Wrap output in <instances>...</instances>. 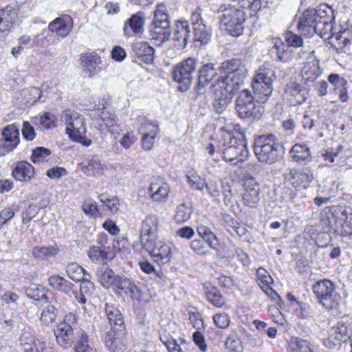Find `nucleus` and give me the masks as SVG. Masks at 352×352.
Wrapping results in <instances>:
<instances>
[{
  "instance_id": "49530a36",
  "label": "nucleus",
  "mask_w": 352,
  "mask_h": 352,
  "mask_svg": "<svg viewBox=\"0 0 352 352\" xmlns=\"http://www.w3.org/2000/svg\"><path fill=\"white\" fill-rule=\"evenodd\" d=\"M58 252L56 247H35L32 250V254L35 258L43 260L56 256Z\"/></svg>"
},
{
  "instance_id": "a878e982",
  "label": "nucleus",
  "mask_w": 352,
  "mask_h": 352,
  "mask_svg": "<svg viewBox=\"0 0 352 352\" xmlns=\"http://www.w3.org/2000/svg\"><path fill=\"white\" fill-rule=\"evenodd\" d=\"M285 91L291 96L292 102L296 104H302L308 96L307 89L304 86L294 82L287 84Z\"/></svg>"
},
{
  "instance_id": "cd10ccee",
  "label": "nucleus",
  "mask_w": 352,
  "mask_h": 352,
  "mask_svg": "<svg viewBox=\"0 0 352 352\" xmlns=\"http://www.w3.org/2000/svg\"><path fill=\"white\" fill-rule=\"evenodd\" d=\"M151 26L149 30L150 39L153 41L155 45L160 46L169 40L170 36V27L153 23Z\"/></svg>"
},
{
  "instance_id": "bf43d9fd",
  "label": "nucleus",
  "mask_w": 352,
  "mask_h": 352,
  "mask_svg": "<svg viewBox=\"0 0 352 352\" xmlns=\"http://www.w3.org/2000/svg\"><path fill=\"white\" fill-rule=\"evenodd\" d=\"M186 177L187 182L189 184L192 189L203 191L204 188V182H201V177L194 173H188Z\"/></svg>"
},
{
  "instance_id": "20e7f679",
  "label": "nucleus",
  "mask_w": 352,
  "mask_h": 352,
  "mask_svg": "<svg viewBox=\"0 0 352 352\" xmlns=\"http://www.w3.org/2000/svg\"><path fill=\"white\" fill-rule=\"evenodd\" d=\"M254 152L259 162L269 164L280 160L283 157L280 145L274 134L262 135L256 138Z\"/></svg>"
},
{
  "instance_id": "9d476101",
  "label": "nucleus",
  "mask_w": 352,
  "mask_h": 352,
  "mask_svg": "<svg viewBox=\"0 0 352 352\" xmlns=\"http://www.w3.org/2000/svg\"><path fill=\"white\" fill-rule=\"evenodd\" d=\"M196 65L195 58H188L174 67L172 71L173 79L179 84V89L181 91H187L192 84Z\"/></svg>"
},
{
  "instance_id": "6e6d98bb",
  "label": "nucleus",
  "mask_w": 352,
  "mask_h": 352,
  "mask_svg": "<svg viewBox=\"0 0 352 352\" xmlns=\"http://www.w3.org/2000/svg\"><path fill=\"white\" fill-rule=\"evenodd\" d=\"M99 199L111 212H116L118 210L119 199L116 197H109L108 195L102 193L99 195Z\"/></svg>"
},
{
  "instance_id": "ddd939ff",
  "label": "nucleus",
  "mask_w": 352,
  "mask_h": 352,
  "mask_svg": "<svg viewBox=\"0 0 352 352\" xmlns=\"http://www.w3.org/2000/svg\"><path fill=\"white\" fill-rule=\"evenodd\" d=\"M351 331L352 322L340 321L332 329L330 337L324 341V344L329 348H333L340 342H344L348 340L351 341Z\"/></svg>"
},
{
  "instance_id": "09e8293b",
  "label": "nucleus",
  "mask_w": 352,
  "mask_h": 352,
  "mask_svg": "<svg viewBox=\"0 0 352 352\" xmlns=\"http://www.w3.org/2000/svg\"><path fill=\"white\" fill-rule=\"evenodd\" d=\"M157 235H153V236H151V235H140V242L142 248L150 254L162 243L161 241L157 240Z\"/></svg>"
},
{
  "instance_id": "a18cd8bd",
  "label": "nucleus",
  "mask_w": 352,
  "mask_h": 352,
  "mask_svg": "<svg viewBox=\"0 0 352 352\" xmlns=\"http://www.w3.org/2000/svg\"><path fill=\"white\" fill-rule=\"evenodd\" d=\"M331 29L332 24L329 21V19L324 14H321L315 27V34L321 38H324L331 31Z\"/></svg>"
},
{
  "instance_id": "5701e85b",
  "label": "nucleus",
  "mask_w": 352,
  "mask_h": 352,
  "mask_svg": "<svg viewBox=\"0 0 352 352\" xmlns=\"http://www.w3.org/2000/svg\"><path fill=\"white\" fill-rule=\"evenodd\" d=\"M340 206H332L330 208L326 217L322 218V222L324 225L328 227L327 232H333L336 234L341 235L343 234V231L340 224L342 223L341 218L338 217V215L336 213V210L340 209Z\"/></svg>"
},
{
  "instance_id": "2eb2a0df",
  "label": "nucleus",
  "mask_w": 352,
  "mask_h": 352,
  "mask_svg": "<svg viewBox=\"0 0 352 352\" xmlns=\"http://www.w3.org/2000/svg\"><path fill=\"white\" fill-rule=\"evenodd\" d=\"M104 343L111 352H124L126 349V329H110L104 335Z\"/></svg>"
},
{
  "instance_id": "0e129e2a",
  "label": "nucleus",
  "mask_w": 352,
  "mask_h": 352,
  "mask_svg": "<svg viewBox=\"0 0 352 352\" xmlns=\"http://www.w3.org/2000/svg\"><path fill=\"white\" fill-rule=\"evenodd\" d=\"M225 347L229 352H241L242 350L241 341L231 336L227 338Z\"/></svg>"
},
{
  "instance_id": "f257e3e1",
  "label": "nucleus",
  "mask_w": 352,
  "mask_h": 352,
  "mask_svg": "<svg viewBox=\"0 0 352 352\" xmlns=\"http://www.w3.org/2000/svg\"><path fill=\"white\" fill-rule=\"evenodd\" d=\"M190 23L193 32L191 33L189 23L187 21H177L173 33V39L179 43V45L186 47L190 41L200 42L206 44L210 40L211 30L208 27L201 16V9L197 8L192 13Z\"/></svg>"
},
{
  "instance_id": "412c9836",
  "label": "nucleus",
  "mask_w": 352,
  "mask_h": 352,
  "mask_svg": "<svg viewBox=\"0 0 352 352\" xmlns=\"http://www.w3.org/2000/svg\"><path fill=\"white\" fill-rule=\"evenodd\" d=\"M3 140L1 141L6 151H11L19 143V130L14 124L7 126L2 131Z\"/></svg>"
},
{
  "instance_id": "ea45409f",
  "label": "nucleus",
  "mask_w": 352,
  "mask_h": 352,
  "mask_svg": "<svg viewBox=\"0 0 352 352\" xmlns=\"http://www.w3.org/2000/svg\"><path fill=\"white\" fill-rule=\"evenodd\" d=\"M346 34H348V33L344 30L336 34H332L331 36H328L329 43L336 50H342L350 42V39Z\"/></svg>"
},
{
  "instance_id": "603ef678",
  "label": "nucleus",
  "mask_w": 352,
  "mask_h": 352,
  "mask_svg": "<svg viewBox=\"0 0 352 352\" xmlns=\"http://www.w3.org/2000/svg\"><path fill=\"white\" fill-rule=\"evenodd\" d=\"M80 332V339L75 346L74 352H96V349L88 343V336L83 332Z\"/></svg>"
},
{
  "instance_id": "dca6fc26",
  "label": "nucleus",
  "mask_w": 352,
  "mask_h": 352,
  "mask_svg": "<svg viewBox=\"0 0 352 352\" xmlns=\"http://www.w3.org/2000/svg\"><path fill=\"white\" fill-rule=\"evenodd\" d=\"M74 325V322L71 324L64 322L54 331L58 344L64 349L71 347L76 339Z\"/></svg>"
},
{
  "instance_id": "69168bd1",
  "label": "nucleus",
  "mask_w": 352,
  "mask_h": 352,
  "mask_svg": "<svg viewBox=\"0 0 352 352\" xmlns=\"http://www.w3.org/2000/svg\"><path fill=\"white\" fill-rule=\"evenodd\" d=\"M38 35H23L19 38V43L25 47H33L38 45Z\"/></svg>"
},
{
  "instance_id": "338daca9",
  "label": "nucleus",
  "mask_w": 352,
  "mask_h": 352,
  "mask_svg": "<svg viewBox=\"0 0 352 352\" xmlns=\"http://www.w3.org/2000/svg\"><path fill=\"white\" fill-rule=\"evenodd\" d=\"M256 275L259 283L264 285H270L273 282V279L270 273L263 267H259L257 270Z\"/></svg>"
},
{
  "instance_id": "a19ab883",
  "label": "nucleus",
  "mask_w": 352,
  "mask_h": 352,
  "mask_svg": "<svg viewBox=\"0 0 352 352\" xmlns=\"http://www.w3.org/2000/svg\"><path fill=\"white\" fill-rule=\"evenodd\" d=\"M82 170L87 176L98 177L102 174L103 166L98 158L93 157L87 165L82 166Z\"/></svg>"
},
{
  "instance_id": "4d7b16f0",
  "label": "nucleus",
  "mask_w": 352,
  "mask_h": 352,
  "mask_svg": "<svg viewBox=\"0 0 352 352\" xmlns=\"http://www.w3.org/2000/svg\"><path fill=\"white\" fill-rule=\"evenodd\" d=\"M80 59L87 67H93L95 69L96 67L98 66L102 63L100 56L94 53H87L82 54Z\"/></svg>"
},
{
  "instance_id": "f03ea898",
  "label": "nucleus",
  "mask_w": 352,
  "mask_h": 352,
  "mask_svg": "<svg viewBox=\"0 0 352 352\" xmlns=\"http://www.w3.org/2000/svg\"><path fill=\"white\" fill-rule=\"evenodd\" d=\"M221 76L216 83L223 87L239 91L248 76V69L245 62L241 58H232L223 62L218 68Z\"/></svg>"
},
{
  "instance_id": "473e14b6",
  "label": "nucleus",
  "mask_w": 352,
  "mask_h": 352,
  "mask_svg": "<svg viewBox=\"0 0 352 352\" xmlns=\"http://www.w3.org/2000/svg\"><path fill=\"white\" fill-rule=\"evenodd\" d=\"M16 16L14 9L6 8L0 10V32H10Z\"/></svg>"
},
{
  "instance_id": "864d4df0",
  "label": "nucleus",
  "mask_w": 352,
  "mask_h": 352,
  "mask_svg": "<svg viewBox=\"0 0 352 352\" xmlns=\"http://www.w3.org/2000/svg\"><path fill=\"white\" fill-rule=\"evenodd\" d=\"M57 310L53 305H47L42 311L41 320L45 325L54 322L56 318Z\"/></svg>"
},
{
  "instance_id": "f3484780",
  "label": "nucleus",
  "mask_w": 352,
  "mask_h": 352,
  "mask_svg": "<svg viewBox=\"0 0 352 352\" xmlns=\"http://www.w3.org/2000/svg\"><path fill=\"white\" fill-rule=\"evenodd\" d=\"M218 76V71L212 63L204 64L198 70L197 85L196 90L198 94H202L204 87ZM216 82V81H214Z\"/></svg>"
},
{
  "instance_id": "2f4dec72",
  "label": "nucleus",
  "mask_w": 352,
  "mask_h": 352,
  "mask_svg": "<svg viewBox=\"0 0 352 352\" xmlns=\"http://www.w3.org/2000/svg\"><path fill=\"white\" fill-rule=\"evenodd\" d=\"M144 14L141 12H138L135 14H133L126 22L123 31L125 35L129 36L131 29L134 33L142 32L144 25Z\"/></svg>"
},
{
  "instance_id": "f8f14e48",
  "label": "nucleus",
  "mask_w": 352,
  "mask_h": 352,
  "mask_svg": "<svg viewBox=\"0 0 352 352\" xmlns=\"http://www.w3.org/2000/svg\"><path fill=\"white\" fill-rule=\"evenodd\" d=\"M284 183L289 188L300 187L303 184L311 182L314 179L311 170L306 167L298 170L296 168L287 169L284 175Z\"/></svg>"
},
{
  "instance_id": "bb28decb",
  "label": "nucleus",
  "mask_w": 352,
  "mask_h": 352,
  "mask_svg": "<svg viewBox=\"0 0 352 352\" xmlns=\"http://www.w3.org/2000/svg\"><path fill=\"white\" fill-rule=\"evenodd\" d=\"M49 30L56 32L59 36H67L72 30V23L70 17H58L52 21L48 26Z\"/></svg>"
},
{
  "instance_id": "5fc2aeb1",
  "label": "nucleus",
  "mask_w": 352,
  "mask_h": 352,
  "mask_svg": "<svg viewBox=\"0 0 352 352\" xmlns=\"http://www.w3.org/2000/svg\"><path fill=\"white\" fill-rule=\"evenodd\" d=\"M204 187L210 197H213L215 201H219V197L221 194V189L216 181L209 180L204 182Z\"/></svg>"
},
{
  "instance_id": "0eeeda50",
  "label": "nucleus",
  "mask_w": 352,
  "mask_h": 352,
  "mask_svg": "<svg viewBox=\"0 0 352 352\" xmlns=\"http://www.w3.org/2000/svg\"><path fill=\"white\" fill-rule=\"evenodd\" d=\"M317 302L328 310L338 309L341 300L336 285L329 279L320 280L312 285Z\"/></svg>"
},
{
  "instance_id": "a211bd4d",
  "label": "nucleus",
  "mask_w": 352,
  "mask_h": 352,
  "mask_svg": "<svg viewBox=\"0 0 352 352\" xmlns=\"http://www.w3.org/2000/svg\"><path fill=\"white\" fill-rule=\"evenodd\" d=\"M245 192L243 201L246 206L252 208L257 207L260 201V187L254 179H248L245 183Z\"/></svg>"
},
{
  "instance_id": "72a5a7b5",
  "label": "nucleus",
  "mask_w": 352,
  "mask_h": 352,
  "mask_svg": "<svg viewBox=\"0 0 352 352\" xmlns=\"http://www.w3.org/2000/svg\"><path fill=\"white\" fill-rule=\"evenodd\" d=\"M151 256L159 265L168 263L172 258L171 248L169 245L162 243L154 250Z\"/></svg>"
},
{
  "instance_id": "aec40b11",
  "label": "nucleus",
  "mask_w": 352,
  "mask_h": 352,
  "mask_svg": "<svg viewBox=\"0 0 352 352\" xmlns=\"http://www.w3.org/2000/svg\"><path fill=\"white\" fill-rule=\"evenodd\" d=\"M132 47L137 63L145 64L153 63L155 50L147 42H136L133 45Z\"/></svg>"
},
{
  "instance_id": "c85d7f7f",
  "label": "nucleus",
  "mask_w": 352,
  "mask_h": 352,
  "mask_svg": "<svg viewBox=\"0 0 352 352\" xmlns=\"http://www.w3.org/2000/svg\"><path fill=\"white\" fill-rule=\"evenodd\" d=\"M289 153L292 160L300 164H306L311 160L309 148L306 144H295Z\"/></svg>"
},
{
  "instance_id": "7ed1b4c3",
  "label": "nucleus",
  "mask_w": 352,
  "mask_h": 352,
  "mask_svg": "<svg viewBox=\"0 0 352 352\" xmlns=\"http://www.w3.org/2000/svg\"><path fill=\"white\" fill-rule=\"evenodd\" d=\"M217 14L222 30L235 37L243 34L246 14L241 6L231 3L221 4Z\"/></svg>"
},
{
  "instance_id": "e433bc0d",
  "label": "nucleus",
  "mask_w": 352,
  "mask_h": 352,
  "mask_svg": "<svg viewBox=\"0 0 352 352\" xmlns=\"http://www.w3.org/2000/svg\"><path fill=\"white\" fill-rule=\"evenodd\" d=\"M88 256L92 261L100 260H111V248H102L97 245L91 246L88 250Z\"/></svg>"
},
{
  "instance_id": "4be33fe9",
  "label": "nucleus",
  "mask_w": 352,
  "mask_h": 352,
  "mask_svg": "<svg viewBox=\"0 0 352 352\" xmlns=\"http://www.w3.org/2000/svg\"><path fill=\"white\" fill-rule=\"evenodd\" d=\"M104 311L109 323L111 326V329L125 328L123 316L116 305L106 302Z\"/></svg>"
},
{
  "instance_id": "79ce46f5",
  "label": "nucleus",
  "mask_w": 352,
  "mask_h": 352,
  "mask_svg": "<svg viewBox=\"0 0 352 352\" xmlns=\"http://www.w3.org/2000/svg\"><path fill=\"white\" fill-rule=\"evenodd\" d=\"M273 49L276 50L277 58L280 61L287 63L292 60V52L291 49L280 41H276Z\"/></svg>"
},
{
  "instance_id": "4468645a",
  "label": "nucleus",
  "mask_w": 352,
  "mask_h": 352,
  "mask_svg": "<svg viewBox=\"0 0 352 352\" xmlns=\"http://www.w3.org/2000/svg\"><path fill=\"white\" fill-rule=\"evenodd\" d=\"M212 87L214 89V94L213 102L214 109L217 113H221L230 104L233 96L237 91L231 88L223 87L218 83L212 84Z\"/></svg>"
},
{
  "instance_id": "37998d69",
  "label": "nucleus",
  "mask_w": 352,
  "mask_h": 352,
  "mask_svg": "<svg viewBox=\"0 0 352 352\" xmlns=\"http://www.w3.org/2000/svg\"><path fill=\"white\" fill-rule=\"evenodd\" d=\"M192 212V208L189 205L186 204H179L176 208L174 220L178 224L183 223L190 218Z\"/></svg>"
},
{
  "instance_id": "8fccbe9b",
  "label": "nucleus",
  "mask_w": 352,
  "mask_h": 352,
  "mask_svg": "<svg viewBox=\"0 0 352 352\" xmlns=\"http://www.w3.org/2000/svg\"><path fill=\"white\" fill-rule=\"evenodd\" d=\"M206 294L208 300L213 305L221 307L225 304V299L217 288L212 287L207 289Z\"/></svg>"
},
{
  "instance_id": "6ab92c4d",
  "label": "nucleus",
  "mask_w": 352,
  "mask_h": 352,
  "mask_svg": "<svg viewBox=\"0 0 352 352\" xmlns=\"http://www.w3.org/2000/svg\"><path fill=\"white\" fill-rule=\"evenodd\" d=\"M129 295L132 298L139 300L142 297V291L132 279L117 276L114 280V287Z\"/></svg>"
},
{
  "instance_id": "393cba45",
  "label": "nucleus",
  "mask_w": 352,
  "mask_h": 352,
  "mask_svg": "<svg viewBox=\"0 0 352 352\" xmlns=\"http://www.w3.org/2000/svg\"><path fill=\"white\" fill-rule=\"evenodd\" d=\"M320 74L318 61L312 56L307 58L301 69L302 79L305 82H314Z\"/></svg>"
},
{
  "instance_id": "423d86ee",
  "label": "nucleus",
  "mask_w": 352,
  "mask_h": 352,
  "mask_svg": "<svg viewBox=\"0 0 352 352\" xmlns=\"http://www.w3.org/2000/svg\"><path fill=\"white\" fill-rule=\"evenodd\" d=\"M217 152L221 153L226 161H232L240 157V160L243 161L248 153L245 141L230 132L223 134L217 146Z\"/></svg>"
},
{
  "instance_id": "c9c22d12",
  "label": "nucleus",
  "mask_w": 352,
  "mask_h": 352,
  "mask_svg": "<svg viewBox=\"0 0 352 352\" xmlns=\"http://www.w3.org/2000/svg\"><path fill=\"white\" fill-rule=\"evenodd\" d=\"M49 285L54 289L69 294L74 285L59 275H52L48 278Z\"/></svg>"
},
{
  "instance_id": "39448f33",
  "label": "nucleus",
  "mask_w": 352,
  "mask_h": 352,
  "mask_svg": "<svg viewBox=\"0 0 352 352\" xmlns=\"http://www.w3.org/2000/svg\"><path fill=\"white\" fill-rule=\"evenodd\" d=\"M276 79V72L272 66L265 63L256 71L252 84L254 94L264 102L273 91L272 82Z\"/></svg>"
},
{
  "instance_id": "774afa93",
  "label": "nucleus",
  "mask_w": 352,
  "mask_h": 352,
  "mask_svg": "<svg viewBox=\"0 0 352 352\" xmlns=\"http://www.w3.org/2000/svg\"><path fill=\"white\" fill-rule=\"evenodd\" d=\"M329 81L334 86V91L341 89V87L346 86L347 84L346 80L336 74H330L329 76Z\"/></svg>"
},
{
  "instance_id": "c03bdc74",
  "label": "nucleus",
  "mask_w": 352,
  "mask_h": 352,
  "mask_svg": "<svg viewBox=\"0 0 352 352\" xmlns=\"http://www.w3.org/2000/svg\"><path fill=\"white\" fill-rule=\"evenodd\" d=\"M138 122L139 124L138 132L142 135H150V131H155V135L159 133L158 126L151 122L146 117L140 116L138 117Z\"/></svg>"
},
{
  "instance_id": "e2e57ef3",
  "label": "nucleus",
  "mask_w": 352,
  "mask_h": 352,
  "mask_svg": "<svg viewBox=\"0 0 352 352\" xmlns=\"http://www.w3.org/2000/svg\"><path fill=\"white\" fill-rule=\"evenodd\" d=\"M214 324L220 329H227L230 325V318L228 314L219 313L213 316Z\"/></svg>"
},
{
  "instance_id": "b1692460",
  "label": "nucleus",
  "mask_w": 352,
  "mask_h": 352,
  "mask_svg": "<svg viewBox=\"0 0 352 352\" xmlns=\"http://www.w3.org/2000/svg\"><path fill=\"white\" fill-rule=\"evenodd\" d=\"M12 177L17 181L30 182L34 175V168L27 162H19L12 172Z\"/></svg>"
},
{
  "instance_id": "f704fd0d",
  "label": "nucleus",
  "mask_w": 352,
  "mask_h": 352,
  "mask_svg": "<svg viewBox=\"0 0 352 352\" xmlns=\"http://www.w3.org/2000/svg\"><path fill=\"white\" fill-rule=\"evenodd\" d=\"M159 228L158 217L154 214L148 215L142 221L140 235H157Z\"/></svg>"
},
{
  "instance_id": "58836bf2",
  "label": "nucleus",
  "mask_w": 352,
  "mask_h": 352,
  "mask_svg": "<svg viewBox=\"0 0 352 352\" xmlns=\"http://www.w3.org/2000/svg\"><path fill=\"white\" fill-rule=\"evenodd\" d=\"M170 188L166 183L160 185L152 183L149 187V194L155 201H160L168 195Z\"/></svg>"
},
{
  "instance_id": "13d9d810",
  "label": "nucleus",
  "mask_w": 352,
  "mask_h": 352,
  "mask_svg": "<svg viewBox=\"0 0 352 352\" xmlns=\"http://www.w3.org/2000/svg\"><path fill=\"white\" fill-rule=\"evenodd\" d=\"M190 246L191 249L199 255L206 256L210 254L205 242L201 239H195L192 240Z\"/></svg>"
},
{
  "instance_id": "7c9ffc66",
  "label": "nucleus",
  "mask_w": 352,
  "mask_h": 352,
  "mask_svg": "<svg viewBox=\"0 0 352 352\" xmlns=\"http://www.w3.org/2000/svg\"><path fill=\"white\" fill-rule=\"evenodd\" d=\"M96 274L98 282L103 287H114V280L117 276L114 275L113 270L107 264L102 265L98 269Z\"/></svg>"
},
{
  "instance_id": "1a4fd4ad",
  "label": "nucleus",
  "mask_w": 352,
  "mask_h": 352,
  "mask_svg": "<svg viewBox=\"0 0 352 352\" xmlns=\"http://www.w3.org/2000/svg\"><path fill=\"white\" fill-rule=\"evenodd\" d=\"M61 121L67 124L66 133L69 138L76 142H82L85 135L84 117L70 109L64 110L60 116Z\"/></svg>"
},
{
  "instance_id": "4c0bfd02",
  "label": "nucleus",
  "mask_w": 352,
  "mask_h": 352,
  "mask_svg": "<svg viewBox=\"0 0 352 352\" xmlns=\"http://www.w3.org/2000/svg\"><path fill=\"white\" fill-rule=\"evenodd\" d=\"M153 24L170 27V21L166 6L164 3H160L157 6L154 12Z\"/></svg>"
},
{
  "instance_id": "c756f323",
  "label": "nucleus",
  "mask_w": 352,
  "mask_h": 352,
  "mask_svg": "<svg viewBox=\"0 0 352 352\" xmlns=\"http://www.w3.org/2000/svg\"><path fill=\"white\" fill-rule=\"evenodd\" d=\"M336 213L342 221L340 224L343 231L342 236L352 234V208L340 206V209L336 210Z\"/></svg>"
},
{
  "instance_id": "3c124183",
  "label": "nucleus",
  "mask_w": 352,
  "mask_h": 352,
  "mask_svg": "<svg viewBox=\"0 0 352 352\" xmlns=\"http://www.w3.org/2000/svg\"><path fill=\"white\" fill-rule=\"evenodd\" d=\"M289 352H312L309 342L302 339L292 340L289 343Z\"/></svg>"
},
{
  "instance_id": "9b49d317",
  "label": "nucleus",
  "mask_w": 352,
  "mask_h": 352,
  "mask_svg": "<svg viewBox=\"0 0 352 352\" xmlns=\"http://www.w3.org/2000/svg\"><path fill=\"white\" fill-rule=\"evenodd\" d=\"M321 14H324V11L313 8L307 9L300 17L297 24L300 34L304 36H313L315 34L316 23L320 19Z\"/></svg>"
},
{
  "instance_id": "052dcab7",
  "label": "nucleus",
  "mask_w": 352,
  "mask_h": 352,
  "mask_svg": "<svg viewBox=\"0 0 352 352\" xmlns=\"http://www.w3.org/2000/svg\"><path fill=\"white\" fill-rule=\"evenodd\" d=\"M42 96V91L38 87H32L24 91V96L27 102L30 104H34L40 100Z\"/></svg>"
},
{
  "instance_id": "de8ad7c7",
  "label": "nucleus",
  "mask_w": 352,
  "mask_h": 352,
  "mask_svg": "<svg viewBox=\"0 0 352 352\" xmlns=\"http://www.w3.org/2000/svg\"><path fill=\"white\" fill-rule=\"evenodd\" d=\"M68 276L73 280L78 282L86 275L85 270L77 263H70L66 268Z\"/></svg>"
},
{
  "instance_id": "6e6552de",
  "label": "nucleus",
  "mask_w": 352,
  "mask_h": 352,
  "mask_svg": "<svg viewBox=\"0 0 352 352\" xmlns=\"http://www.w3.org/2000/svg\"><path fill=\"white\" fill-rule=\"evenodd\" d=\"M236 110L242 119L258 120L263 113V107L254 100L248 89L242 90L236 100Z\"/></svg>"
},
{
  "instance_id": "680f3d73",
  "label": "nucleus",
  "mask_w": 352,
  "mask_h": 352,
  "mask_svg": "<svg viewBox=\"0 0 352 352\" xmlns=\"http://www.w3.org/2000/svg\"><path fill=\"white\" fill-rule=\"evenodd\" d=\"M51 154V151L45 147H37L32 151L31 160L33 163L43 162Z\"/></svg>"
}]
</instances>
